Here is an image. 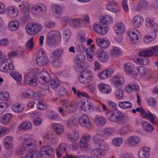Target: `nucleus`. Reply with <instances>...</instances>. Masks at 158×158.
I'll use <instances>...</instances> for the list:
<instances>
[{
    "instance_id": "1a4fd4ad",
    "label": "nucleus",
    "mask_w": 158,
    "mask_h": 158,
    "mask_svg": "<svg viewBox=\"0 0 158 158\" xmlns=\"http://www.w3.org/2000/svg\"><path fill=\"white\" fill-rule=\"evenodd\" d=\"M93 29L96 32L101 35H104L108 31V28L102 22L96 23L93 25Z\"/></svg>"
},
{
    "instance_id": "f704fd0d",
    "label": "nucleus",
    "mask_w": 158,
    "mask_h": 158,
    "mask_svg": "<svg viewBox=\"0 0 158 158\" xmlns=\"http://www.w3.org/2000/svg\"><path fill=\"white\" fill-rule=\"evenodd\" d=\"M126 30L125 27L124 23L122 22L118 23L116 25V29L115 31V33L118 35H120L123 34Z\"/></svg>"
},
{
    "instance_id": "4468645a",
    "label": "nucleus",
    "mask_w": 158,
    "mask_h": 158,
    "mask_svg": "<svg viewBox=\"0 0 158 158\" xmlns=\"http://www.w3.org/2000/svg\"><path fill=\"white\" fill-rule=\"evenodd\" d=\"M106 8L109 10L115 13H118L120 10V8L117 3L114 1L109 2Z\"/></svg>"
},
{
    "instance_id": "f8f14e48",
    "label": "nucleus",
    "mask_w": 158,
    "mask_h": 158,
    "mask_svg": "<svg viewBox=\"0 0 158 158\" xmlns=\"http://www.w3.org/2000/svg\"><path fill=\"white\" fill-rule=\"evenodd\" d=\"M41 137L45 142L51 143L54 145L58 143L57 139L55 137V136L52 132L43 134Z\"/></svg>"
},
{
    "instance_id": "c9c22d12",
    "label": "nucleus",
    "mask_w": 158,
    "mask_h": 158,
    "mask_svg": "<svg viewBox=\"0 0 158 158\" xmlns=\"http://www.w3.org/2000/svg\"><path fill=\"white\" fill-rule=\"evenodd\" d=\"M127 34L130 37L131 42L133 44H136L138 39L137 33L135 31H129L127 32Z\"/></svg>"
},
{
    "instance_id": "c03bdc74",
    "label": "nucleus",
    "mask_w": 158,
    "mask_h": 158,
    "mask_svg": "<svg viewBox=\"0 0 158 158\" xmlns=\"http://www.w3.org/2000/svg\"><path fill=\"white\" fill-rule=\"evenodd\" d=\"M12 109L14 112L20 113L22 112L24 110L23 106L20 104L16 103L12 106Z\"/></svg>"
},
{
    "instance_id": "0e129e2a",
    "label": "nucleus",
    "mask_w": 158,
    "mask_h": 158,
    "mask_svg": "<svg viewBox=\"0 0 158 158\" xmlns=\"http://www.w3.org/2000/svg\"><path fill=\"white\" fill-rule=\"evenodd\" d=\"M145 25L148 27H151L155 23L154 20L149 18L145 19Z\"/></svg>"
},
{
    "instance_id": "ddd939ff",
    "label": "nucleus",
    "mask_w": 158,
    "mask_h": 158,
    "mask_svg": "<svg viewBox=\"0 0 158 158\" xmlns=\"http://www.w3.org/2000/svg\"><path fill=\"white\" fill-rule=\"evenodd\" d=\"M79 122L80 124L83 127L90 128L91 126L89 118L87 115H81L79 118Z\"/></svg>"
},
{
    "instance_id": "b1692460",
    "label": "nucleus",
    "mask_w": 158,
    "mask_h": 158,
    "mask_svg": "<svg viewBox=\"0 0 158 158\" xmlns=\"http://www.w3.org/2000/svg\"><path fill=\"white\" fill-rule=\"evenodd\" d=\"M41 56H40V66H43L48 64L49 62L48 58L46 55V52L43 49H41Z\"/></svg>"
},
{
    "instance_id": "cd10ccee",
    "label": "nucleus",
    "mask_w": 158,
    "mask_h": 158,
    "mask_svg": "<svg viewBox=\"0 0 158 158\" xmlns=\"http://www.w3.org/2000/svg\"><path fill=\"white\" fill-rule=\"evenodd\" d=\"M98 56L99 60L103 62H106L108 59L107 54L102 50H99L98 52Z\"/></svg>"
},
{
    "instance_id": "4be33fe9",
    "label": "nucleus",
    "mask_w": 158,
    "mask_h": 158,
    "mask_svg": "<svg viewBox=\"0 0 158 158\" xmlns=\"http://www.w3.org/2000/svg\"><path fill=\"white\" fill-rule=\"evenodd\" d=\"M96 43L98 46L102 48H107L110 44L109 41L107 39L99 38H96Z\"/></svg>"
},
{
    "instance_id": "72a5a7b5",
    "label": "nucleus",
    "mask_w": 158,
    "mask_h": 158,
    "mask_svg": "<svg viewBox=\"0 0 158 158\" xmlns=\"http://www.w3.org/2000/svg\"><path fill=\"white\" fill-rule=\"evenodd\" d=\"M93 140L95 146L97 147L104 142V136L101 134H97L94 137Z\"/></svg>"
},
{
    "instance_id": "e433bc0d",
    "label": "nucleus",
    "mask_w": 158,
    "mask_h": 158,
    "mask_svg": "<svg viewBox=\"0 0 158 158\" xmlns=\"http://www.w3.org/2000/svg\"><path fill=\"white\" fill-rule=\"evenodd\" d=\"M64 52V50L61 48H57L54 50L51 54V57L60 58L62 54Z\"/></svg>"
},
{
    "instance_id": "a18cd8bd",
    "label": "nucleus",
    "mask_w": 158,
    "mask_h": 158,
    "mask_svg": "<svg viewBox=\"0 0 158 158\" xmlns=\"http://www.w3.org/2000/svg\"><path fill=\"white\" fill-rule=\"evenodd\" d=\"M123 67L127 73H130L133 71L134 65L131 63L128 62L124 64Z\"/></svg>"
},
{
    "instance_id": "680f3d73",
    "label": "nucleus",
    "mask_w": 158,
    "mask_h": 158,
    "mask_svg": "<svg viewBox=\"0 0 158 158\" xmlns=\"http://www.w3.org/2000/svg\"><path fill=\"white\" fill-rule=\"evenodd\" d=\"M123 140L120 137L115 138L112 141V144L115 146H119L122 143Z\"/></svg>"
},
{
    "instance_id": "7ed1b4c3",
    "label": "nucleus",
    "mask_w": 158,
    "mask_h": 158,
    "mask_svg": "<svg viewBox=\"0 0 158 158\" xmlns=\"http://www.w3.org/2000/svg\"><path fill=\"white\" fill-rule=\"evenodd\" d=\"M21 138L23 141L22 145L26 149V151L28 152L37 147L36 142L33 139L28 137L27 135H23Z\"/></svg>"
},
{
    "instance_id": "4c0bfd02",
    "label": "nucleus",
    "mask_w": 158,
    "mask_h": 158,
    "mask_svg": "<svg viewBox=\"0 0 158 158\" xmlns=\"http://www.w3.org/2000/svg\"><path fill=\"white\" fill-rule=\"evenodd\" d=\"M118 105L120 108L123 109H130L132 106V103L129 101L119 102Z\"/></svg>"
},
{
    "instance_id": "37998d69",
    "label": "nucleus",
    "mask_w": 158,
    "mask_h": 158,
    "mask_svg": "<svg viewBox=\"0 0 158 158\" xmlns=\"http://www.w3.org/2000/svg\"><path fill=\"white\" fill-rule=\"evenodd\" d=\"M85 58L84 54L80 53L77 55L74 58V62L76 64L80 65Z\"/></svg>"
},
{
    "instance_id": "423d86ee",
    "label": "nucleus",
    "mask_w": 158,
    "mask_h": 158,
    "mask_svg": "<svg viewBox=\"0 0 158 158\" xmlns=\"http://www.w3.org/2000/svg\"><path fill=\"white\" fill-rule=\"evenodd\" d=\"M0 64V71L5 73H9L14 69L12 60L10 59L4 58L1 60Z\"/></svg>"
},
{
    "instance_id": "aec40b11",
    "label": "nucleus",
    "mask_w": 158,
    "mask_h": 158,
    "mask_svg": "<svg viewBox=\"0 0 158 158\" xmlns=\"http://www.w3.org/2000/svg\"><path fill=\"white\" fill-rule=\"evenodd\" d=\"M149 148L145 146L141 147L139 151L138 156L139 158H148L150 153Z\"/></svg>"
},
{
    "instance_id": "2f4dec72",
    "label": "nucleus",
    "mask_w": 158,
    "mask_h": 158,
    "mask_svg": "<svg viewBox=\"0 0 158 158\" xmlns=\"http://www.w3.org/2000/svg\"><path fill=\"white\" fill-rule=\"evenodd\" d=\"M142 20V17L140 15H137L135 16L132 20V24L133 26L136 28L139 27L141 26Z\"/></svg>"
},
{
    "instance_id": "473e14b6",
    "label": "nucleus",
    "mask_w": 158,
    "mask_h": 158,
    "mask_svg": "<svg viewBox=\"0 0 158 158\" xmlns=\"http://www.w3.org/2000/svg\"><path fill=\"white\" fill-rule=\"evenodd\" d=\"M77 106H79L78 103L77 104L75 103L70 102L65 108V110L67 113H73L76 111Z\"/></svg>"
},
{
    "instance_id": "9b49d317",
    "label": "nucleus",
    "mask_w": 158,
    "mask_h": 158,
    "mask_svg": "<svg viewBox=\"0 0 158 158\" xmlns=\"http://www.w3.org/2000/svg\"><path fill=\"white\" fill-rule=\"evenodd\" d=\"M158 53V45L152 48L151 50L141 51L139 52V55L140 56H150L152 55H156Z\"/></svg>"
},
{
    "instance_id": "de8ad7c7",
    "label": "nucleus",
    "mask_w": 158,
    "mask_h": 158,
    "mask_svg": "<svg viewBox=\"0 0 158 158\" xmlns=\"http://www.w3.org/2000/svg\"><path fill=\"white\" fill-rule=\"evenodd\" d=\"M32 116L34 118L33 123L35 126H39L40 124V114L38 112L35 111L32 113Z\"/></svg>"
},
{
    "instance_id": "49530a36",
    "label": "nucleus",
    "mask_w": 158,
    "mask_h": 158,
    "mask_svg": "<svg viewBox=\"0 0 158 158\" xmlns=\"http://www.w3.org/2000/svg\"><path fill=\"white\" fill-rule=\"evenodd\" d=\"M19 7H21V10L23 13H26L29 10V5L27 2H23Z\"/></svg>"
},
{
    "instance_id": "052dcab7",
    "label": "nucleus",
    "mask_w": 158,
    "mask_h": 158,
    "mask_svg": "<svg viewBox=\"0 0 158 158\" xmlns=\"http://www.w3.org/2000/svg\"><path fill=\"white\" fill-rule=\"evenodd\" d=\"M31 11L32 14L34 15H39L40 13V6L38 4L33 6L31 8Z\"/></svg>"
},
{
    "instance_id": "39448f33",
    "label": "nucleus",
    "mask_w": 158,
    "mask_h": 158,
    "mask_svg": "<svg viewBox=\"0 0 158 158\" xmlns=\"http://www.w3.org/2000/svg\"><path fill=\"white\" fill-rule=\"evenodd\" d=\"M107 114L108 120L111 122L114 123L118 122L120 124H123L126 123L123 120L124 115L122 112H118L115 113L110 111L108 112Z\"/></svg>"
},
{
    "instance_id": "f3484780",
    "label": "nucleus",
    "mask_w": 158,
    "mask_h": 158,
    "mask_svg": "<svg viewBox=\"0 0 158 158\" xmlns=\"http://www.w3.org/2000/svg\"><path fill=\"white\" fill-rule=\"evenodd\" d=\"M8 15L11 18H15L19 15V10L16 6H10L7 8Z\"/></svg>"
},
{
    "instance_id": "338daca9",
    "label": "nucleus",
    "mask_w": 158,
    "mask_h": 158,
    "mask_svg": "<svg viewBox=\"0 0 158 158\" xmlns=\"http://www.w3.org/2000/svg\"><path fill=\"white\" fill-rule=\"evenodd\" d=\"M9 129L4 126H0V137H2L7 134L9 132Z\"/></svg>"
},
{
    "instance_id": "13d9d810",
    "label": "nucleus",
    "mask_w": 158,
    "mask_h": 158,
    "mask_svg": "<svg viewBox=\"0 0 158 158\" xmlns=\"http://www.w3.org/2000/svg\"><path fill=\"white\" fill-rule=\"evenodd\" d=\"M147 6V2L146 1H143L139 2L135 7L137 11H139L145 8Z\"/></svg>"
},
{
    "instance_id": "9d476101",
    "label": "nucleus",
    "mask_w": 158,
    "mask_h": 158,
    "mask_svg": "<svg viewBox=\"0 0 158 158\" xmlns=\"http://www.w3.org/2000/svg\"><path fill=\"white\" fill-rule=\"evenodd\" d=\"M24 80L26 84H30L33 86H35L37 85L36 77L31 72L26 74Z\"/></svg>"
},
{
    "instance_id": "412c9836",
    "label": "nucleus",
    "mask_w": 158,
    "mask_h": 158,
    "mask_svg": "<svg viewBox=\"0 0 158 158\" xmlns=\"http://www.w3.org/2000/svg\"><path fill=\"white\" fill-rule=\"evenodd\" d=\"M68 140L71 142L77 141L79 137L78 132L77 131H74L73 133L69 132L66 135Z\"/></svg>"
},
{
    "instance_id": "a19ab883",
    "label": "nucleus",
    "mask_w": 158,
    "mask_h": 158,
    "mask_svg": "<svg viewBox=\"0 0 158 158\" xmlns=\"http://www.w3.org/2000/svg\"><path fill=\"white\" fill-rule=\"evenodd\" d=\"M77 123V120L73 116L70 117L66 123V125L70 128H73Z\"/></svg>"
},
{
    "instance_id": "20e7f679",
    "label": "nucleus",
    "mask_w": 158,
    "mask_h": 158,
    "mask_svg": "<svg viewBox=\"0 0 158 158\" xmlns=\"http://www.w3.org/2000/svg\"><path fill=\"white\" fill-rule=\"evenodd\" d=\"M93 78V75L92 72L87 70L82 71L78 77L79 81L84 85H87L91 82Z\"/></svg>"
},
{
    "instance_id": "ea45409f",
    "label": "nucleus",
    "mask_w": 158,
    "mask_h": 158,
    "mask_svg": "<svg viewBox=\"0 0 158 158\" xmlns=\"http://www.w3.org/2000/svg\"><path fill=\"white\" fill-rule=\"evenodd\" d=\"M142 127L143 130L148 132H152L154 129L153 127L146 121L143 122Z\"/></svg>"
},
{
    "instance_id": "603ef678",
    "label": "nucleus",
    "mask_w": 158,
    "mask_h": 158,
    "mask_svg": "<svg viewBox=\"0 0 158 158\" xmlns=\"http://www.w3.org/2000/svg\"><path fill=\"white\" fill-rule=\"evenodd\" d=\"M156 35L155 34L153 35V36L147 34L144 36L143 38V41L146 44H149L155 40Z\"/></svg>"
},
{
    "instance_id": "864d4df0",
    "label": "nucleus",
    "mask_w": 158,
    "mask_h": 158,
    "mask_svg": "<svg viewBox=\"0 0 158 158\" xmlns=\"http://www.w3.org/2000/svg\"><path fill=\"white\" fill-rule=\"evenodd\" d=\"M32 91L30 89H27L23 91L22 93V97L24 98H32Z\"/></svg>"
},
{
    "instance_id": "6e6d98bb",
    "label": "nucleus",
    "mask_w": 158,
    "mask_h": 158,
    "mask_svg": "<svg viewBox=\"0 0 158 158\" xmlns=\"http://www.w3.org/2000/svg\"><path fill=\"white\" fill-rule=\"evenodd\" d=\"M52 8L56 14L58 15H60L62 14L63 10L62 8L60 6L56 5H54L52 6Z\"/></svg>"
},
{
    "instance_id": "f257e3e1",
    "label": "nucleus",
    "mask_w": 158,
    "mask_h": 158,
    "mask_svg": "<svg viewBox=\"0 0 158 158\" xmlns=\"http://www.w3.org/2000/svg\"><path fill=\"white\" fill-rule=\"evenodd\" d=\"M61 40V35L60 32L56 30H52L47 35L46 43L49 47L55 48L60 43Z\"/></svg>"
},
{
    "instance_id": "a878e982",
    "label": "nucleus",
    "mask_w": 158,
    "mask_h": 158,
    "mask_svg": "<svg viewBox=\"0 0 158 158\" xmlns=\"http://www.w3.org/2000/svg\"><path fill=\"white\" fill-rule=\"evenodd\" d=\"M18 129L20 130L28 131L32 129L31 123L28 121H25L22 123L18 126Z\"/></svg>"
},
{
    "instance_id": "c85d7f7f",
    "label": "nucleus",
    "mask_w": 158,
    "mask_h": 158,
    "mask_svg": "<svg viewBox=\"0 0 158 158\" xmlns=\"http://www.w3.org/2000/svg\"><path fill=\"white\" fill-rule=\"evenodd\" d=\"M52 128L57 135L61 134L64 130L63 126L60 123H53L52 124Z\"/></svg>"
},
{
    "instance_id": "393cba45",
    "label": "nucleus",
    "mask_w": 158,
    "mask_h": 158,
    "mask_svg": "<svg viewBox=\"0 0 158 158\" xmlns=\"http://www.w3.org/2000/svg\"><path fill=\"white\" fill-rule=\"evenodd\" d=\"M113 73V70L112 69L104 70L98 74V77L100 79H103L109 77Z\"/></svg>"
},
{
    "instance_id": "8fccbe9b",
    "label": "nucleus",
    "mask_w": 158,
    "mask_h": 158,
    "mask_svg": "<svg viewBox=\"0 0 158 158\" xmlns=\"http://www.w3.org/2000/svg\"><path fill=\"white\" fill-rule=\"evenodd\" d=\"M60 82L57 78H54L50 82V87L52 89H55L60 86Z\"/></svg>"
},
{
    "instance_id": "bf43d9fd",
    "label": "nucleus",
    "mask_w": 158,
    "mask_h": 158,
    "mask_svg": "<svg viewBox=\"0 0 158 158\" xmlns=\"http://www.w3.org/2000/svg\"><path fill=\"white\" fill-rule=\"evenodd\" d=\"M46 114L48 118H51L52 120H56L58 117V115L56 114L54 111L51 110L47 111Z\"/></svg>"
},
{
    "instance_id": "69168bd1",
    "label": "nucleus",
    "mask_w": 158,
    "mask_h": 158,
    "mask_svg": "<svg viewBox=\"0 0 158 158\" xmlns=\"http://www.w3.org/2000/svg\"><path fill=\"white\" fill-rule=\"evenodd\" d=\"M68 93V90L65 88L60 87L59 90L58 94L60 97H61L65 96L67 95Z\"/></svg>"
},
{
    "instance_id": "79ce46f5",
    "label": "nucleus",
    "mask_w": 158,
    "mask_h": 158,
    "mask_svg": "<svg viewBox=\"0 0 158 158\" xmlns=\"http://www.w3.org/2000/svg\"><path fill=\"white\" fill-rule=\"evenodd\" d=\"M10 75L17 81L18 85L20 84L22 77L20 73L18 72H15L10 73Z\"/></svg>"
},
{
    "instance_id": "e2e57ef3",
    "label": "nucleus",
    "mask_w": 158,
    "mask_h": 158,
    "mask_svg": "<svg viewBox=\"0 0 158 158\" xmlns=\"http://www.w3.org/2000/svg\"><path fill=\"white\" fill-rule=\"evenodd\" d=\"M120 53L119 48L117 47H114L112 49L110 53L114 57H115L118 55Z\"/></svg>"
},
{
    "instance_id": "0eeeda50",
    "label": "nucleus",
    "mask_w": 158,
    "mask_h": 158,
    "mask_svg": "<svg viewBox=\"0 0 158 158\" xmlns=\"http://www.w3.org/2000/svg\"><path fill=\"white\" fill-rule=\"evenodd\" d=\"M54 150L51 146L44 145L40 148V157L46 156L48 158H54Z\"/></svg>"
},
{
    "instance_id": "5fc2aeb1",
    "label": "nucleus",
    "mask_w": 158,
    "mask_h": 158,
    "mask_svg": "<svg viewBox=\"0 0 158 158\" xmlns=\"http://www.w3.org/2000/svg\"><path fill=\"white\" fill-rule=\"evenodd\" d=\"M147 113L148 114V116L147 118L149 120L152 124L156 125L158 121L156 117L149 111H148Z\"/></svg>"
},
{
    "instance_id": "6ab92c4d",
    "label": "nucleus",
    "mask_w": 158,
    "mask_h": 158,
    "mask_svg": "<svg viewBox=\"0 0 158 158\" xmlns=\"http://www.w3.org/2000/svg\"><path fill=\"white\" fill-rule=\"evenodd\" d=\"M98 87L99 90L104 94H109L112 90L111 88L110 85L103 83L98 85Z\"/></svg>"
},
{
    "instance_id": "4d7b16f0",
    "label": "nucleus",
    "mask_w": 158,
    "mask_h": 158,
    "mask_svg": "<svg viewBox=\"0 0 158 158\" xmlns=\"http://www.w3.org/2000/svg\"><path fill=\"white\" fill-rule=\"evenodd\" d=\"M115 132V130L113 127H108L104 130L103 133L107 136L113 135Z\"/></svg>"
},
{
    "instance_id": "2eb2a0df",
    "label": "nucleus",
    "mask_w": 158,
    "mask_h": 158,
    "mask_svg": "<svg viewBox=\"0 0 158 158\" xmlns=\"http://www.w3.org/2000/svg\"><path fill=\"white\" fill-rule=\"evenodd\" d=\"M90 139V136L88 135H85L81 138L79 144L82 150H84L88 148Z\"/></svg>"
},
{
    "instance_id": "774afa93",
    "label": "nucleus",
    "mask_w": 158,
    "mask_h": 158,
    "mask_svg": "<svg viewBox=\"0 0 158 158\" xmlns=\"http://www.w3.org/2000/svg\"><path fill=\"white\" fill-rule=\"evenodd\" d=\"M9 95L7 91H3L0 92V100H7L9 98Z\"/></svg>"
},
{
    "instance_id": "3c124183",
    "label": "nucleus",
    "mask_w": 158,
    "mask_h": 158,
    "mask_svg": "<svg viewBox=\"0 0 158 158\" xmlns=\"http://www.w3.org/2000/svg\"><path fill=\"white\" fill-rule=\"evenodd\" d=\"M87 59L89 62H92L93 60V56L95 54V52L93 49L90 48H88L86 51Z\"/></svg>"
},
{
    "instance_id": "bb28decb",
    "label": "nucleus",
    "mask_w": 158,
    "mask_h": 158,
    "mask_svg": "<svg viewBox=\"0 0 158 158\" xmlns=\"http://www.w3.org/2000/svg\"><path fill=\"white\" fill-rule=\"evenodd\" d=\"M79 106L81 105V110L87 111L88 110L91 109L92 108V103L90 102L82 101L78 102Z\"/></svg>"
},
{
    "instance_id": "c756f323",
    "label": "nucleus",
    "mask_w": 158,
    "mask_h": 158,
    "mask_svg": "<svg viewBox=\"0 0 158 158\" xmlns=\"http://www.w3.org/2000/svg\"><path fill=\"white\" fill-rule=\"evenodd\" d=\"M94 122L96 125L98 126L104 125L106 122V120L101 115L96 116L94 120Z\"/></svg>"
},
{
    "instance_id": "7c9ffc66",
    "label": "nucleus",
    "mask_w": 158,
    "mask_h": 158,
    "mask_svg": "<svg viewBox=\"0 0 158 158\" xmlns=\"http://www.w3.org/2000/svg\"><path fill=\"white\" fill-rule=\"evenodd\" d=\"M12 142V137L10 136L6 137L3 140L5 147L6 149H11L13 148Z\"/></svg>"
},
{
    "instance_id": "dca6fc26",
    "label": "nucleus",
    "mask_w": 158,
    "mask_h": 158,
    "mask_svg": "<svg viewBox=\"0 0 158 158\" xmlns=\"http://www.w3.org/2000/svg\"><path fill=\"white\" fill-rule=\"evenodd\" d=\"M124 82L123 77L120 75L114 76L112 77V83L116 87L122 85Z\"/></svg>"
},
{
    "instance_id": "58836bf2",
    "label": "nucleus",
    "mask_w": 158,
    "mask_h": 158,
    "mask_svg": "<svg viewBox=\"0 0 158 158\" xmlns=\"http://www.w3.org/2000/svg\"><path fill=\"white\" fill-rule=\"evenodd\" d=\"M12 115L10 113L5 114L1 117V122L4 125H7L8 124L9 120L12 117Z\"/></svg>"
},
{
    "instance_id": "f03ea898",
    "label": "nucleus",
    "mask_w": 158,
    "mask_h": 158,
    "mask_svg": "<svg viewBox=\"0 0 158 158\" xmlns=\"http://www.w3.org/2000/svg\"><path fill=\"white\" fill-rule=\"evenodd\" d=\"M51 78L46 70L43 69L40 71V90L41 91L49 89V82Z\"/></svg>"
},
{
    "instance_id": "5701e85b",
    "label": "nucleus",
    "mask_w": 158,
    "mask_h": 158,
    "mask_svg": "<svg viewBox=\"0 0 158 158\" xmlns=\"http://www.w3.org/2000/svg\"><path fill=\"white\" fill-rule=\"evenodd\" d=\"M19 21L16 19H14L9 23L7 28L11 31H15L19 28Z\"/></svg>"
},
{
    "instance_id": "a211bd4d",
    "label": "nucleus",
    "mask_w": 158,
    "mask_h": 158,
    "mask_svg": "<svg viewBox=\"0 0 158 158\" xmlns=\"http://www.w3.org/2000/svg\"><path fill=\"white\" fill-rule=\"evenodd\" d=\"M140 138L136 135L130 136L127 140L128 145L131 146H134L140 143Z\"/></svg>"
},
{
    "instance_id": "09e8293b",
    "label": "nucleus",
    "mask_w": 158,
    "mask_h": 158,
    "mask_svg": "<svg viewBox=\"0 0 158 158\" xmlns=\"http://www.w3.org/2000/svg\"><path fill=\"white\" fill-rule=\"evenodd\" d=\"M101 21L103 24H109L113 22V19L110 16L105 15L103 17Z\"/></svg>"
},
{
    "instance_id": "6e6552de",
    "label": "nucleus",
    "mask_w": 158,
    "mask_h": 158,
    "mask_svg": "<svg viewBox=\"0 0 158 158\" xmlns=\"http://www.w3.org/2000/svg\"><path fill=\"white\" fill-rule=\"evenodd\" d=\"M27 33L30 35H33L37 34L39 31L40 26L36 23H29L25 27Z\"/></svg>"
}]
</instances>
